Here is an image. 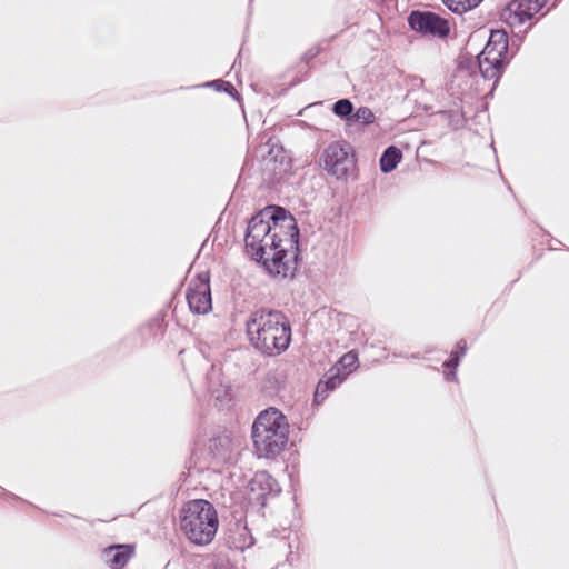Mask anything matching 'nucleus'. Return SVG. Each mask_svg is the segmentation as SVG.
Returning a JSON list of instances; mask_svg holds the SVG:
<instances>
[{
    "label": "nucleus",
    "instance_id": "9b49d317",
    "mask_svg": "<svg viewBox=\"0 0 569 569\" xmlns=\"http://www.w3.org/2000/svg\"><path fill=\"white\" fill-rule=\"evenodd\" d=\"M269 147L267 156H263V166L266 170H269L273 176H282L290 167L289 159L281 146L276 143H267Z\"/></svg>",
    "mask_w": 569,
    "mask_h": 569
},
{
    "label": "nucleus",
    "instance_id": "2eb2a0df",
    "mask_svg": "<svg viewBox=\"0 0 569 569\" xmlns=\"http://www.w3.org/2000/svg\"><path fill=\"white\" fill-rule=\"evenodd\" d=\"M467 350V342L465 340H460L457 346L456 350L451 351L450 358L443 363L446 368H452L451 371L446 373L447 380H453L456 378V371L455 369L459 365L460 356H463Z\"/></svg>",
    "mask_w": 569,
    "mask_h": 569
},
{
    "label": "nucleus",
    "instance_id": "6ab92c4d",
    "mask_svg": "<svg viewBox=\"0 0 569 569\" xmlns=\"http://www.w3.org/2000/svg\"><path fill=\"white\" fill-rule=\"evenodd\" d=\"M376 117L371 109L368 107H360L356 112H353L351 120L367 126L373 123Z\"/></svg>",
    "mask_w": 569,
    "mask_h": 569
},
{
    "label": "nucleus",
    "instance_id": "1a4fd4ad",
    "mask_svg": "<svg viewBox=\"0 0 569 569\" xmlns=\"http://www.w3.org/2000/svg\"><path fill=\"white\" fill-rule=\"evenodd\" d=\"M547 0H513L503 10L501 17L510 26H520L532 19Z\"/></svg>",
    "mask_w": 569,
    "mask_h": 569
},
{
    "label": "nucleus",
    "instance_id": "20e7f679",
    "mask_svg": "<svg viewBox=\"0 0 569 569\" xmlns=\"http://www.w3.org/2000/svg\"><path fill=\"white\" fill-rule=\"evenodd\" d=\"M218 515L212 503L203 499L186 502L179 512V528L198 546L210 543L218 530Z\"/></svg>",
    "mask_w": 569,
    "mask_h": 569
},
{
    "label": "nucleus",
    "instance_id": "f8f14e48",
    "mask_svg": "<svg viewBox=\"0 0 569 569\" xmlns=\"http://www.w3.org/2000/svg\"><path fill=\"white\" fill-rule=\"evenodd\" d=\"M133 555V548L129 545H116L106 548L102 552L104 562L111 569L123 568Z\"/></svg>",
    "mask_w": 569,
    "mask_h": 569
},
{
    "label": "nucleus",
    "instance_id": "6e6552de",
    "mask_svg": "<svg viewBox=\"0 0 569 569\" xmlns=\"http://www.w3.org/2000/svg\"><path fill=\"white\" fill-rule=\"evenodd\" d=\"M410 28L423 36L445 38L449 34V22L430 11H412L408 18Z\"/></svg>",
    "mask_w": 569,
    "mask_h": 569
},
{
    "label": "nucleus",
    "instance_id": "f03ea898",
    "mask_svg": "<svg viewBox=\"0 0 569 569\" xmlns=\"http://www.w3.org/2000/svg\"><path fill=\"white\" fill-rule=\"evenodd\" d=\"M250 343L266 356L284 351L291 341V328L287 317L277 310L258 309L246 321Z\"/></svg>",
    "mask_w": 569,
    "mask_h": 569
},
{
    "label": "nucleus",
    "instance_id": "aec40b11",
    "mask_svg": "<svg viewBox=\"0 0 569 569\" xmlns=\"http://www.w3.org/2000/svg\"><path fill=\"white\" fill-rule=\"evenodd\" d=\"M330 391V387H328V385H325L323 381H320L316 387L313 401L318 405L321 403L327 398Z\"/></svg>",
    "mask_w": 569,
    "mask_h": 569
},
{
    "label": "nucleus",
    "instance_id": "dca6fc26",
    "mask_svg": "<svg viewBox=\"0 0 569 569\" xmlns=\"http://www.w3.org/2000/svg\"><path fill=\"white\" fill-rule=\"evenodd\" d=\"M482 0H443V3L455 13L467 12L477 7Z\"/></svg>",
    "mask_w": 569,
    "mask_h": 569
},
{
    "label": "nucleus",
    "instance_id": "f257e3e1",
    "mask_svg": "<svg viewBox=\"0 0 569 569\" xmlns=\"http://www.w3.org/2000/svg\"><path fill=\"white\" fill-rule=\"evenodd\" d=\"M299 230L295 218L283 208L270 206L248 222L247 251L262 261L269 273L292 277L298 266Z\"/></svg>",
    "mask_w": 569,
    "mask_h": 569
},
{
    "label": "nucleus",
    "instance_id": "4be33fe9",
    "mask_svg": "<svg viewBox=\"0 0 569 569\" xmlns=\"http://www.w3.org/2000/svg\"><path fill=\"white\" fill-rule=\"evenodd\" d=\"M206 86H214L218 90H221L223 88V90H226L229 93L234 91V87L231 83L224 82V81H221V80H217V81H213L211 83H207Z\"/></svg>",
    "mask_w": 569,
    "mask_h": 569
},
{
    "label": "nucleus",
    "instance_id": "a211bd4d",
    "mask_svg": "<svg viewBox=\"0 0 569 569\" xmlns=\"http://www.w3.org/2000/svg\"><path fill=\"white\" fill-rule=\"evenodd\" d=\"M332 111L336 116L342 119L351 120L353 114V104L349 99H340L333 104Z\"/></svg>",
    "mask_w": 569,
    "mask_h": 569
},
{
    "label": "nucleus",
    "instance_id": "7ed1b4c3",
    "mask_svg": "<svg viewBox=\"0 0 569 569\" xmlns=\"http://www.w3.org/2000/svg\"><path fill=\"white\" fill-rule=\"evenodd\" d=\"M289 423L286 416L270 407L256 418L252 441L259 458L271 459L281 453L288 442Z\"/></svg>",
    "mask_w": 569,
    "mask_h": 569
},
{
    "label": "nucleus",
    "instance_id": "423d86ee",
    "mask_svg": "<svg viewBox=\"0 0 569 569\" xmlns=\"http://www.w3.org/2000/svg\"><path fill=\"white\" fill-rule=\"evenodd\" d=\"M351 147L346 141L330 143L323 151L325 169L337 179L346 178L353 168Z\"/></svg>",
    "mask_w": 569,
    "mask_h": 569
},
{
    "label": "nucleus",
    "instance_id": "ddd939ff",
    "mask_svg": "<svg viewBox=\"0 0 569 569\" xmlns=\"http://www.w3.org/2000/svg\"><path fill=\"white\" fill-rule=\"evenodd\" d=\"M402 159V152L395 146L388 147L380 158V169L385 173L393 171Z\"/></svg>",
    "mask_w": 569,
    "mask_h": 569
},
{
    "label": "nucleus",
    "instance_id": "9d476101",
    "mask_svg": "<svg viewBox=\"0 0 569 569\" xmlns=\"http://www.w3.org/2000/svg\"><path fill=\"white\" fill-rule=\"evenodd\" d=\"M250 491L256 495L254 499L262 506L266 505V499L269 496H277L280 492V487L276 479L267 471H259L249 482Z\"/></svg>",
    "mask_w": 569,
    "mask_h": 569
},
{
    "label": "nucleus",
    "instance_id": "f3484780",
    "mask_svg": "<svg viewBox=\"0 0 569 569\" xmlns=\"http://www.w3.org/2000/svg\"><path fill=\"white\" fill-rule=\"evenodd\" d=\"M357 363L358 355L355 351H349L340 358L337 370L348 376L356 369Z\"/></svg>",
    "mask_w": 569,
    "mask_h": 569
},
{
    "label": "nucleus",
    "instance_id": "4468645a",
    "mask_svg": "<svg viewBox=\"0 0 569 569\" xmlns=\"http://www.w3.org/2000/svg\"><path fill=\"white\" fill-rule=\"evenodd\" d=\"M230 439L227 436L217 437L210 440L209 450L219 461H226L230 457Z\"/></svg>",
    "mask_w": 569,
    "mask_h": 569
},
{
    "label": "nucleus",
    "instance_id": "39448f33",
    "mask_svg": "<svg viewBox=\"0 0 569 569\" xmlns=\"http://www.w3.org/2000/svg\"><path fill=\"white\" fill-rule=\"evenodd\" d=\"M508 53V34L505 30H492L483 50L478 54V64L486 79L500 76Z\"/></svg>",
    "mask_w": 569,
    "mask_h": 569
},
{
    "label": "nucleus",
    "instance_id": "412c9836",
    "mask_svg": "<svg viewBox=\"0 0 569 569\" xmlns=\"http://www.w3.org/2000/svg\"><path fill=\"white\" fill-rule=\"evenodd\" d=\"M346 377L347 376H345L343 373H340V371H338L337 373L331 376L327 381H323V383L328 385V387H330V390L332 391L343 381V379Z\"/></svg>",
    "mask_w": 569,
    "mask_h": 569
},
{
    "label": "nucleus",
    "instance_id": "0eeeda50",
    "mask_svg": "<svg viewBox=\"0 0 569 569\" xmlns=\"http://www.w3.org/2000/svg\"><path fill=\"white\" fill-rule=\"evenodd\" d=\"M187 300L189 308L193 313L206 315L211 311V289L209 274L207 272L199 273L190 281L187 291Z\"/></svg>",
    "mask_w": 569,
    "mask_h": 569
}]
</instances>
